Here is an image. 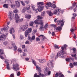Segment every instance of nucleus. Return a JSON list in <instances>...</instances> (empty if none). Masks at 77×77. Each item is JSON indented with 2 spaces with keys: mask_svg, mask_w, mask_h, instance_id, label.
Here are the masks:
<instances>
[{
  "mask_svg": "<svg viewBox=\"0 0 77 77\" xmlns=\"http://www.w3.org/2000/svg\"><path fill=\"white\" fill-rule=\"evenodd\" d=\"M37 5H38V7L37 9L38 11L39 12H41V11H43V9H44V7L41 5H44V3L41 2H38L37 3Z\"/></svg>",
  "mask_w": 77,
  "mask_h": 77,
  "instance_id": "1",
  "label": "nucleus"
},
{
  "mask_svg": "<svg viewBox=\"0 0 77 77\" xmlns=\"http://www.w3.org/2000/svg\"><path fill=\"white\" fill-rule=\"evenodd\" d=\"M46 5L47 6H46V8L47 9H48V8H52L54 9H55L56 8V6L55 4H53L51 3V2H48L47 3Z\"/></svg>",
  "mask_w": 77,
  "mask_h": 77,
  "instance_id": "2",
  "label": "nucleus"
},
{
  "mask_svg": "<svg viewBox=\"0 0 77 77\" xmlns=\"http://www.w3.org/2000/svg\"><path fill=\"white\" fill-rule=\"evenodd\" d=\"M65 53V52L63 51H61L60 53H58L57 54V56L55 57V59H56L58 57H62L63 58L65 57V56H63V55Z\"/></svg>",
  "mask_w": 77,
  "mask_h": 77,
  "instance_id": "3",
  "label": "nucleus"
},
{
  "mask_svg": "<svg viewBox=\"0 0 77 77\" xmlns=\"http://www.w3.org/2000/svg\"><path fill=\"white\" fill-rule=\"evenodd\" d=\"M12 69L16 71L17 70L19 69V65L17 63H16L13 64L12 67Z\"/></svg>",
  "mask_w": 77,
  "mask_h": 77,
  "instance_id": "4",
  "label": "nucleus"
},
{
  "mask_svg": "<svg viewBox=\"0 0 77 77\" xmlns=\"http://www.w3.org/2000/svg\"><path fill=\"white\" fill-rule=\"evenodd\" d=\"M61 11V10L58 7H57L55 11H54L53 14H54V15H56L57 13H58V15H59V14H60V12Z\"/></svg>",
  "mask_w": 77,
  "mask_h": 77,
  "instance_id": "5",
  "label": "nucleus"
},
{
  "mask_svg": "<svg viewBox=\"0 0 77 77\" xmlns=\"http://www.w3.org/2000/svg\"><path fill=\"white\" fill-rule=\"evenodd\" d=\"M32 31V29L31 28H29L27 30H26L25 32V35L26 37H27V35H29V34L30 33H31Z\"/></svg>",
  "mask_w": 77,
  "mask_h": 77,
  "instance_id": "6",
  "label": "nucleus"
},
{
  "mask_svg": "<svg viewBox=\"0 0 77 77\" xmlns=\"http://www.w3.org/2000/svg\"><path fill=\"white\" fill-rule=\"evenodd\" d=\"M28 25H21L20 26V29L22 31H25L28 27Z\"/></svg>",
  "mask_w": 77,
  "mask_h": 77,
  "instance_id": "7",
  "label": "nucleus"
},
{
  "mask_svg": "<svg viewBox=\"0 0 77 77\" xmlns=\"http://www.w3.org/2000/svg\"><path fill=\"white\" fill-rule=\"evenodd\" d=\"M45 71L47 72V73L45 72V75H50V74H51V71H49V69H48V68L46 67L45 68Z\"/></svg>",
  "mask_w": 77,
  "mask_h": 77,
  "instance_id": "8",
  "label": "nucleus"
},
{
  "mask_svg": "<svg viewBox=\"0 0 77 77\" xmlns=\"http://www.w3.org/2000/svg\"><path fill=\"white\" fill-rule=\"evenodd\" d=\"M20 19V16L18 15L17 14H15V21L16 23H18Z\"/></svg>",
  "mask_w": 77,
  "mask_h": 77,
  "instance_id": "9",
  "label": "nucleus"
},
{
  "mask_svg": "<svg viewBox=\"0 0 77 77\" xmlns=\"http://www.w3.org/2000/svg\"><path fill=\"white\" fill-rule=\"evenodd\" d=\"M8 17L9 18L10 20H12L14 19V14H12V11L9 12V14L8 15Z\"/></svg>",
  "mask_w": 77,
  "mask_h": 77,
  "instance_id": "10",
  "label": "nucleus"
},
{
  "mask_svg": "<svg viewBox=\"0 0 77 77\" xmlns=\"http://www.w3.org/2000/svg\"><path fill=\"white\" fill-rule=\"evenodd\" d=\"M59 22H58L57 23V24L58 25H59L60 24L61 25H60V27H62L64 25V23H65V21L63 20H60L59 21Z\"/></svg>",
  "mask_w": 77,
  "mask_h": 77,
  "instance_id": "11",
  "label": "nucleus"
},
{
  "mask_svg": "<svg viewBox=\"0 0 77 77\" xmlns=\"http://www.w3.org/2000/svg\"><path fill=\"white\" fill-rule=\"evenodd\" d=\"M35 35H34L32 36L31 38L30 36H28V40L30 42H33V41H35Z\"/></svg>",
  "mask_w": 77,
  "mask_h": 77,
  "instance_id": "12",
  "label": "nucleus"
},
{
  "mask_svg": "<svg viewBox=\"0 0 77 77\" xmlns=\"http://www.w3.org/2000/svg\"><path fill=\"white\" fill-rule=\"evenodd\" d=\"M62 74V73L60 72L59 73H56L55 75V77H57L58 75H59V77H64V75Z\"/></svg>",
  "mask_w": 77,
  "mask_h": 77,
  "instance_id": "13",
  "label": "nucleus"
},
{
  "mask_svg": "<svg viewBox=\"0 0 77 77\" xmlns=\"http://www.w3.org/2000/svg\"><path fill=\"white\" fill-rule=\"evenodd\" d=\"M41 21H42V20H36L34 21V23L35 24H40L41 23ZM42 21H43V20H42Z\"/></svg>",
  "mask_w": 77,
  "mask_h": 77,
  "instance_id": "14",
  "label": "nucleus"
},
{
  "mask_svg": "<svg viewBox=\"0 0 77 77\" xmlns=\"http://www.w3.org/2000/svg\"><path fill=\"white\" fill-rule=\"evenodd\" d=\"M44 23V21L41 20V23H40L41 26L40 27L39 29L40 30H42V29L44 28V26L43 25V24Z\"/></svg>",
  "mask_w": 77,
  "mask_h": 77,
  "instance_id": "15",
  "label": "nucleus"
},
{
  "mask_svg": "<svg viewBox=\"0 0 77 77\" xmlns=\"http://www.w3.org/2000/svg\"><path fill=\"white\" fill-rule=\"evenodd\" d=\"M15 4L17 8H20V2H19L17 1H15Z\"/></svg>",
  "mask_w": 77,
  "mask_h": 77,
  "instance_id": "16",
  "label": "nucleus"
},
{
  "mask_svg": "<svg viewBox=\"0 0 77 77\" xmlns=\"http://www.w3.org/2000/svg\"><path fill=\"white\" fill-rule=\"evenodd\" d=\"M6 38V35L3 34L0 36V40H2L3 39H5Z\"/></svg>",
  "mask_w": 77,
  "mask_h": 77,
  "instance_id": "17",
  "label": "nucleus"
},
{
  "mask_svg": "<svg viewBox=\"0 0 77 77\" xmlns=\"http://www.w3.org/2000/svg\"><path fill=\"white\" fill-rule=\"evenodd\" d=\"M31 8H32V9L34 11H35V12L36 13H38V11H37V10L35 9V5H32L31 6Z\"/></svg>",
  "mask_w": 77,
  "mask_h": 77,
  "instance_id": "18",
  "label": "nucleus"
},
{
  "mask_svg": "<svg viewBox=\"0 0 77 77\" xmlns=\"http://www.w3.org/2000/svg\"><path fill=\"white\" fill-rule=\"evenodd\" d=\"M72 59L73 60L74 59V58H73L72 57H69V58H66V60L67 62H68L71 60H72Z\"/></svg>",
  "mask_w": 77,
  "mask_h": 77,
  "instance_id": "19",
  "label": "nucleus"
},
{
  "mask_svg": "<svg viewBox=\"0 0 77 77\" xmlns=\"http://www.w3.org/2000/svg\"><path fill=\"white\" fill-rule=\"evenodd\" d=\"M10 32L11 34H12V33H14L15 32L14 29L13 28H11L10 30Z\"/></svg>",
  "mask_w": 77,
  "mask_h": 77,
  "instance_id": "20",
  "label": "nucleus"
},
{
  "mask_svg": "<svg viewBox=\"0 0 77 77\" xmlns=\"http://www.w3.org/2000/svg\"><path fill=\"white\" fill-rule=\"evenodd\" d=\"M36 70H38V72H41V67H39V66H36Z\"/></svg>",
  "mask_w": 77,
  "mask_h": 77,
  "instance_id": "21",
  "label": "nucleus"
},
{
  "mask_svg": "<svg viewBox=\"0 0 77 77\" xmlns=\"http://www.w3.org/2000/svg\"><path fill=\"white\" fill-rule=\"evenodd\" d=\"M8 30V29L7 27H4V28L1 29V31L2 32H3V31H4L5 32H7Z\"/></svg>",
  "mask_w": 77,
  "mask_h": 77,
  "instance_id": "22",
  "label": "nucleus"
},
{
  "mask_svg": "<svg viewBox=\"0 0 77 77\" xmlns=\"http://www.w3.org/2000/svg\"><path fill=\"white\" fill-rule=\"evenodd\" d=\"M25 17L26 18H27V19H30V18H31V15L26 14L25 16Z\"/></svg>",
  "mask_w": 77,
  "mask_h": 77,
  "instance_id": "23",
  "label": "nucleus"
},
{
  "mask_svg": "<svg viewBox=\"0 0 77 77\" xmlns=\"http://www.w3.org/2000/svg\"><path fill=\"white\" fill-rule=\"evenodd\" d=\"M67 47V45H64V47L63 46H62L61 48L62 50V51H63V50L64 49H66V48Z\"/></svg>",
  "mask_w": 77,
  "mask_h": 77,
  "instance_id": "24",
  "label": "nucleus"
},
{
  "mask_svg": "<svg viewBox=\"0 0 77 77\" xmlns=\"http://www.w3.org/2000/svg\"><path fill=\"white\" fill-rule=\"evenodd\" d=\"M71 56L72 57H74L75 59H76V60H77V57H76V54H71Z\"/></svg>",
  "mask_w": 77,
  "mask_h": 77,
  "instance_id": "25",
  "label": "nucleus"
},
{
  "mask_svg": "<svg viewBox=\"0 0 77 77\" xmlns=\"http://www.w3.org/2000/svg\"><path fill=\"white\" fill-rule=\"evenodd\" d=\"M53 62V60H51L50 62V63L51 64L50 65V66L51 67V68H53L54 67V66L53 65V63H52Z\"/></svg>",
  "mask_w": 77,
  "mask_h": 77,
  "instance_id": "26",
  "label": "nucleus"
},
{
  "mask_svg": "<svg viewBox=\"0 0 77 77\" xmlns=\"http://www.w3.org/2000/svg\"><path fill=\"white\" fill-rule=\"evenodd\" d=\"M41 36H42V41H44L45 39H47V38H46L43 35H41Z\"/></svg>",
  "mask_w": 77,
  "mask_h": 77,
  "instance_id": "27",
  "label": "nucleus"
},
{
  "mask_svg": "<svg viewBox=\"0 0 77 77\" xmlns=\"http://www.w3.org/2000/svg\"><path fill=\"white\" fill-rule=\"evenodd\" d=\"M4 54V51L2 49H0V54Z\"/></svg>",
  "mask_w": 77,
  "mask_h": 77,
  "instance_id": "28",
  "label": "nucleus"
},
{
  "mask_svg": "<svg viewBox=\"0 0 77 77\" xmlns=\"http://www.w3.org/2000/svg\"><path fill=\"white\" fill-rule=\"evenodd\" d=\"M13 47H14V51H16V50H17V48H18L17 46L16 45H14Z\"/></svg>",
  "mask_w": 77,
  "mask_h": 77,
  "instance_id": "29",
  "label": "nucleus"
},
{
  "mask_svg": "<svg viewBox=\"0 0 77 77\" xmlns=\"http://www.w3.org/2000/svg\"><path fill=\"white\" fill-rule=\"evenodd\" d=\"M32 60L33 64H34V65H35V66H36V62L35 61V60H34L33 59H32Z\"/></svg>",
  "mask_w": 77,
  "mask_h": 77,
  "instance_id": "30",
  "label": "nucleus"
},
{
  "mask_svg": "<svg viewBox=\"0 0 77 77\" xmlns=\"http://www.w3.org/2000/svg\"><path fill=\"white\" fill-rule=\"evenodd\" d=\"M56 30H60L61 28L60 26H58L56 28Z\"/></svg>",
  "mask_w": 77,
  "mask_h": 77,
  "instance_id": "31",
  "label": "nucleus"
},
{
  "mask_svg": "<svg viewBox=\"0 0 77 77\" xmlns=\"http://www.w3.org/2000/svg\"><path fill=\"white\" fill-rule=\"evenodd\" d=\"M5 62L6 65H9V60H5Z\"/></svg>",
  "mask_w": 77,
  "mask_h": 77,
  "instance_id": "32",
  "label": "nucleus"
},
{
  "mask_svg": "<svg viewBox=\"0 0 77 77\" xmlns=\"http://www.w3.org/2000/svg\"><path fill=\"white\" fill-rule=\"evenodd\" d=\"M8 4H5L4 5L3 7H4V8H8Z\"/></svg>",
  "mask_w": 77,
  "mask_h": 77,
  "instance_id": "33",
  "label": "nucleus"
},
{
  "mask_svg": "<svg viewBox=\"0 0 77 77\" xmlns=\"http://www.w3.org/2000/svg\"><path fill=\"white\" fill-rule=\"evenodd\" d=\"M34 23V22H30L29 23L30 25L31 26H33Z\"/></svg>",
  "mask_w": 77,
  "mask_h": 77,
  "instance_id": "34",
  "label": "nucleus"
},
{
  "mask_svg": "<svg viewBox=\"0 0 77 77\" xmlns=\"http://www.w3.org/2000/svg\"><path fill=\"white\" fill-rule=\"evenodd\" d=\"M37 18L38 19H42L43 17H41L40 16H37Z\"/></svg>",
  "mask_w": 77,
  "mask_h": 77,
  "instance_id": "35",
  "label": "nucleus"
},
{
  "mask_svg": "<svg viewBox=\"0 0 77 77\" xmlns=\"http://www.w3.org/2000/svg\"><path fill=\"white\" fill-rule=\"evenodd\" d=\"M54 47L55 48H57V49H59V47L58 46V45H55L54 46Z\"/></svg>",
  "mask_w": 77,
  "mask_h": 77,
  "instance_id": "36",
  "label": "nucleus"
},
{
  "mask_svg": "<svg viewBox=\"0 0 77 77\" xmlns=\"http://www.w3.org/2000/svg\"><path fill=\"white\" fill-rule=\"evenodd\" d=\"M54 54H52L50 56V58L51 59H52L54 57Z\"/></svg>",
  "mask_w": 77,
  "mask_h": 77,
  "instance_id": "37",
  "label": "nucleus"
},
{
  "mask_svg": "<svg viewBox=\"0 0 77 77\" xmlns=\"http://www.w3.org/2000/svg\"><path fill=\"white\" fill-rule=\"evenodd\" d=\"M13 12L14 13H17L18 12V10L17 9H15L13 11Z\"/></svg>",
  "mask_w": 77,
  "mask_h": 77,
  "instance_id": "38",
  "label": "nucleus"
},
{
  "mask_svg": "<svg viewBox=\"0 0 77 77\" xmlns=\"http://www.w3.org/2000/svg\"><path fill=\"white\" fill-rule=\"evenodd\" d=\"M73 50V53H76V49L75 48H73L72 49Z\"/></svg>",
  "mask_w": 77,
  "mask_h": 77,
  "instance_id": "39",
  "label": "nucleus"
},
{
  "mask_svg": "<svg viewBox=\"0 0 77 77\" xmlns=\"http://www.w3.org/2000/svg\"><path fill=\"white\" fill-rule=\"evenodd\" d=\"M11 8H13V9H14L15 8V5H14L12 4L11 5Z\"/></svg>",
  "mask_w": 77,
  "mask_h": 77,
  "instance_id": "40",
  "label": "nucleus"
},
{
  "mask_svg": "<svg viewBox=\"0 0 77 77\" xmlns=\"http://www.w3.org/2000/svg\"><path fill=\"white\" fill-rule=\"evenodd\" d=\"M26 10L25 8H23V9L22 11V13H24L26 12Z\"/></svg>",
  "mask_w": 77,
  "mask_h": 77,
  "instance_id": "41",
  "label": "nucleus"
},
{
  "mask_svg": "<svg viewBox=\"0 0 77 77\" xmlns=\"http://www.w3.org/2000/svg\"><path fill=\"white\" fill-rule=\"evenodd\" d=\"M49 16H52L53 15V13L51 12H49Z\"/></svg>",
  "mask_w": 77,
  "mask_h": 77,
  "instance_id": "42",
  "label": "nucleus"
},
{
  "mask_svg": "<svg viewBox=\"0 0 77 77\" xmlns=\"http://www.w3.org/2000/svg\"><path fill=\"white\" fill-rule=\"evenodd\" d=\"M20 39H24V37H23V36L22 35H21L20 36Z\"/></svg>",
  "mask_w": 77,
  "mask_h": 77,
  "instance_id": "43",
  "label": "nucleus"
},
{
  "mask_svg": "<svg viewBox=\"0 0 77 77\" xmlns=\"http://www.w3.org/2000/svg\"><path fill=\"white\" fill-rule=\"evenodd\" d=\"M74 30H76V29H74L73 28H71V29H70V31L71 32H73L74 31Z\"/></svg>",
  "mask_w": 77,
  "mask_h": 77,
  "instance_id": "44",
  "label": "nucleus"
},
{
  "mask_svg": "<svg viewBox=\"0 0 77 77\" xmlns=\"http://www.w3.org/2000/svg\"><path fill=\"white\" fill-rule=\"evenodd\" d=\"M73 64H72V63H70L69 66L71 67V68H73L74 67V66L73 65Z\"/></svg>",
  "mask_w": 77,
  "mask_h": 77,
  "instance_id": "45",
  "label": "nucleus"
},
{
  "mask_svg": "<svg viewBox=\"0 0 77 77\" xmlns=\"http://www.w3.org/2000/svg\"><path fill=\"white\" fill-rule=\"evenodd\" d=\"M17 51L20 53H21V52H22V50H21V49L20 48L18 49Z\"/></svg>",
  "mask_w": 77,
  "mask_h": 77,
  "instance_id": "46",
  "label": "nucleus"
},
{
  "mask_svg": "<svg viewBox=\"0 0 77 77\" xmlns=\"http://www.w3.org/2000/svg\"><path fill=\"white\" fill-rule=\"evenodd\" d=\"M48 27V23H46L45 26V28H47Z\"/></svg>",
  "mask_w": 77,
  "mask_h": 77,
  "instance_id": "47",
  "label": "nucleus"
},
{
  "mask_svg": "<svg viewBox=\"0 0 77 77\" xmlns=\"http://www.w3.org/2000/svg\"><path fill=\"white\" fill-rule=\"evenodd\" d=\"M39 61V62L40 63H42V59H39L38 60Z\"/></svg>",
  "mask_w": 77,
  "mask_h": 77,
  "instance_id": "48",
  "label": "nucleus"
},
{
  "mask_svg": "<svg viewBox=\"0 0 77 77\" xmlns=\"http://www.w3.org/2000/svg\"><path fill=\"white\" fill-rule=\"evenodd\" d=\"M20 3H21L22 5L23 6H25V4H24V3L22 1H20Z\"/></svg>",
  "mask_w": 77,
  "mask_h": 77,
  "instance_id": "49",
  "label": "nucleus"
},
{
  "mask_svg": "<svg viewBox=\"0 0 77 77\" xmlns=\"http://www.w3.org/2000/svg\"><path fill=\"white\" fill-rule=\"evenodd\" d=\"M25 44H30V42L28 40L26 41V42H25Z\"/></svg>",
  "mask_w": 77,
  "mask_h": 77,
  "instance_id": "50",
  "label": "nucleus"
},
{
  "mask_svg": "<svg viewBox=\"0 0 77 77\" xmlns=\"http://www.w3.org/2000/svg\"><path fill=\"white\" fill-rule=\"evenodd\" d=\"M35 40L36 41H38L39 42V41H40V39L38 38H36L35 39Z\"/></svg>",
  "mask_w": 77,
  "mask_h": 77,
  "instance_id": "51",
  "label": "nucleus"
},
{
  "mask_svg": "<svg viewBox=\"0 0 77 77\" xmlns=\"http://www.w3.org/2000/svg\"><path fill=\"white\" fill-rule=\"evenodd\" d=\"M42 16H44L45 15V12L43 11L41 14Z\"/></svg>",
  "mask_w": 77,
  "mask_h": 77,
  "instance_id": "52",
  "label": "nucleus"
},
{
  "mask_svg": "<svg viewBox=\"0 0 77 77\" xmlns=\"http://www.w3.org/2000/svg\"><path fill=\"white\" fill-rule=\"evenodd\" d=\"M45 62H46V60L42 59V63H45Z\"/></svg>",
  "mask_w": 77,
  "mask_h": 77,
  "instance_id": "53",
  "label": "nucleus"
},
{
  "mask_svg": "<svg viewBox=\"0 0 77 77\" xmlns=\"http://www.w3.org/2000/svg\"><path fill=\"white\" fill-rule=\"evenodd\" d=\"M23 21V19L22 18L20 19V18H19V20L18 21V23H19V22H22V21Z\"/></svg>",
  "mask_w": 77,
  "mask_h": 77,
  "instance_id": "54",
  "label": "nucleus"
},
{
  "mask_svg": "<svg viewBox=\"0 0 77 77\" xmlns=\"http://www.w3.org/2000/svg\"><path fill=\"white\" fill-rule=\"evenodd\" d=\"M73 65H74L75 66H77V62L76 63L75 62L73 63Z\"/></svg>",
  "mask_w": 77,
  "mask_h": 77,
  "instance_id": "55",
  "label": "nucleus"
},
{
  "mask_svg": "<svg viewBox=\"0 0 77 77\" xmlns=\"http://www.w3.org/2000/svg\"><path fill=\"white\" fill-rule=\"evenodd\" d=\"M72 15L74 17H75L77 16V14L75 13H73Z\"/></svg>",
  "mask_w": 77,
  "mask_h": 77,
  "instance_id": "56",
  "label": "nucleus"
},
{
  "mask_svg": "<svg viewBox=\"0 0 77 77\" xmlns=\"http://www.w3.org/2000/svg\"><path fill=\"white\" fill-rule=\"evenodd\" d=\"M7 69L9 70L10 69V68H9V64H8L7 65Z\"/></svg>",
  "mask_w": 77,
  "mask_h": 77,
  "instance_id": "57",
  "label": "nucleus"
},
{
  "mask_svg": "<svg viewBox=\"0 0 77 77\" xmlns=\"http://www.w3.org/2000/svg\"><path fill=\"white\" fill-rule=\"evenodd\" d=\"M51 26L54 27H56V25L54 24H51Z\"/></svg>",
  "mask_w": 77,
  "mask_h": 77,
  "instance_id": "58",
  "label": "nucleus"
},
{
  "mask_svg": "<svg viewBox=\"0 0 77 77\" xmlns=\"http://www.w3.org/2000/svg\"><path fill=\"white\" fill-rule=\"evenodd\" d=\"M24 9H25L26 10H29V9H30V7H29L28 8H27V7H26V8H25V7H24Z\"/></svg>",
  "mask_w": 77,
  "mask_h": 77,
  "instance_id": "59",
  "label": "nucleus"
},
{
  "mask_svg": "<svg viewBox=\"0 0 77 77\" xmlns=\"http://www.w3.org/2000/svg\"><path fill=\"white\" fill-rule=\"evenodd\" d=\"M51 34L52 36H54L55 35V33L54 32H52Z\"/></svg>",
  "mask_w": 77,
  "mask_h": 77,
  "instance_id": "60",
  "label": "nucleus"
},
{
  "mask_svg": "<svg viewBox=\"0 0 77 77\" xmlns=\"http://www.w3.org/2000/svg\"><path fill=\"white\" fill-rule=\"evenodd\" d=\"M25 2L26 4H29V1H25Z\"/></svg>",
  "mask_w": 77,
  "mask_h": 77,
  "instance_id": "61",
  "label": "nucleus"
},
{
  "mask_svg": "<svg viewBox=\"0 0 77 77\" xmlns=\"http://www.w3.org/2000/svg\"><path fill=\"white\" fill-rule=\"evenodd\" d=\"M20 72H18L17 73V76H20Z\"/></svg>",
  "mask_w": 77,
  "mask_h": 77,
  "instance_id": "62",
  "label": "nucleus"
},
{
  "mask_svg": "<svg viewBox=\"0 0 77 77\" xmlns=\"http://www.w3.org/2000/svg\"><path fill=\"white\" fill-rule=\"evenodd\" d=\"M10 77H14V74L12 73L10 75Z\"/></svg>",
  "mask_w": 77,
  "mask_h": 77,
  "instance_id": "63",
  "label": "nucleus"
},
{
  "mask_svg": "<svg viewBox=\"0 0 77 77\" xmlns=\"http://www.w3.org/2000/svg\"><path fill=\"white\" fill-rule=\"evenodd\" d=\"M75 17H72V21H73V20H74L75 19Z\"/></svg>",
  "mask_w": 77,
  "mask_h": 77,
  "instance_id": "64",
  "label": "nucleus"
}]
</instances>
